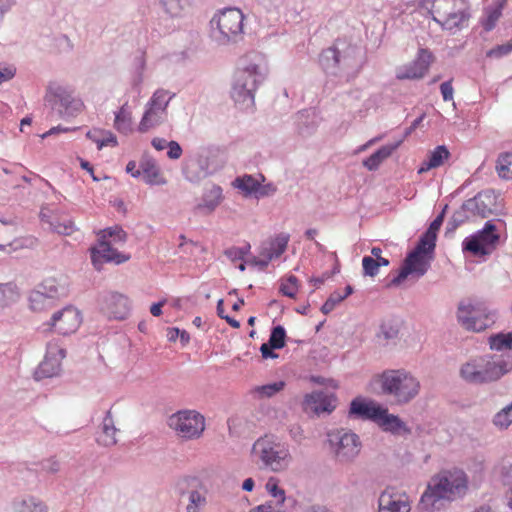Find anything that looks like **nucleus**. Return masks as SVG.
Returning <instances> with one entry per match:
<instances>
[{"mask_svg":"<svg viewBox=\"0 0 512 512\" xmlns=\"http://www.w3.org/2000/svg\"><path fill=\"white\" fill-rule=\"evenodd\" d=\"M512 372L510 354H477L469 356L459 366L460 379L469 385L495 383Z\"/></svg>","mask_w":512,"mask_h":512,"instance_id":"f257e3e1","label":"nucleus"},{"mask_svg":"<svg viewBox=\"0 0 512 512\" xmlns=\"http://www.w3.org/2000/svg\"><path fill=\"white\" fill-rule=\"evenodd\" d=\"M266 74L267 65L261 54H248L241 60L231 88V97L240 109H253L255 92L263 83Z\"/></svg>","mask_w":512,"mask_h":512,"instance_id":"f03ea898","label":"nucleus"},{"mask_svg":"<svg viewBox=\"0 0 512 512\" xmlns=\"http://www.w3.org/2000/svg\"><path fill=\"white\" fill-rule=\"evenodd\" d=\"M468 490L467 475L460 469L445 470L429 481L421 496L419 509L422 512H435L442 508L444 501L462 498Z\"/></svg>","mask_w":512,"mask_h":512,"instance_id":"7ed1b4c3","label":"nucleus"},{"mask_svg":"<svg viewBox=\"0 0 512 512\" xmlns=\"http://www.w3.org/2000/svg\"><path fill=\"white\" fill-rule=\"evenodd\" d=\"M362 60L360 49L343 41H336L332 47L323 50L319 57V63L326 75L347 82L359 74Z\"/></svg>","mask_w":512,"mask_h":512,"instance_id":"20e7f679","label":"nucleus"},{"mask_svg":"<svg viewBox=\"0 0 512 512\" xmlns=\"http://www.w3.org/2000/svg\"><path fill=\"white\" fill-rule=\"evenodd\" d=\"M381 393L391 397L396 404L404 405L415 399L421 388L420 381L405 369H389L374 378Z\"/></svg>","mask_w":512,"mask_h":512,"instance_id":"39448f33","label":"nucleus"},{"mask_svg":"<svg viewBox=\"0 0 512 512\" xmlns=\"http://www.w3.org/2000/svg\"><path fill=\"white\" fill-rule=\"evenodd\" d=\"M251 456L256 464L273 472L286 470L292 462L288 445L273 435L258 438L252 446Z\"/></svg>","mask_w":512,"mask_h":512,"instance_id":"423d86ee","label":"nucleus"},{"mask_svg":"<svg viewBox=\"0 0 512 512\" xmlns=\"http://www.w3.org/2000/svg\"><path fill=\"white\" fill-rule=\"evenodd\" d=\"M244 14L238 8L219 10L210 20V35L220 45L235 43L242 38Z\"/></svg>","mask_w":512,"mask_h":512,"instance_id":"0eeeda50","label":"nucleus"},{"mask_svg":"<svg viewBox=\"0 0 512 512\" xmlns=\"http://www.w3.org/2000/svg\"><path fill=\"white\" fill-rule=\"evenodd\" d=\"M44 100L53 111L64 119L76 117L85 107L83 100L76 94L74 88L57 82L48 84Z\"/></svg>","mask_w":512,"mask_h":512,"instance_id":"6e6552de","label":"nucleus"},{"mask_svg":"<svg viewBox=\"0 0 512 512\" xmlns=\"http://www.w3.org/2000/svg\"><path fill=\"white\" fill-rule=\"evenodd\" d=\"M431 14L445 30L463 28L469 18V4L467 0H430Z\"/></svg>","mask_w":512,"mask_h":512,"instance_id":"1a4fd4ad","label":"nucleus"},{"mask_svg":"<svg viewBox=\"0 0 512 512\" xmlns=\"http://www.w3.org/2000/svg\"><path fill=\"white\" fill-rule=\"evenodd\" d=\"M328 449L336 462L352 463L360 454L362 442L360 437L347 428H335L327 432Z\"/></svg>","mask_w":512,"mask_h":512,"instance_id":"9d476101","label":"nucleus"},{"mask_svg":"<svg viewBox=\"0 0 512 512\" xmlns=\"http://www.w3.org/2000/svg\"><path fill=\"white\" fill-rule=\"evenodd\" d=\"M224 165L223 153L217 149H207L201 151L195 159L190 160L184 167L183 173L189 182L199 183L220 171Z\"/></svg>","mask_w":512,"mask_h":512,"instance_id":"9b49d317","label":"nucleus"},{"mask_svg":"<svg viewBox=\"0 0 512 512\" xmlns=\"http://www.w3.org/2000/svg\"><path fill=\"white\" fill-rule=\"evenodd\" d=\"M457 320L463 328L473 332H481L493 325L497 319L494 311L479 303L461 301L457 308Z\"/></svg>","mask_w":512,"mask_h":512,"instance_id":"f8f14e48","label":"nucleus"},{"mask_svg":"<svg viewBox=\"0 0 512 512\" xmlns=\"http://www.w3.org/2000/svg\"><path fill=\"white\" fill-rule=\"evenodd\" d=\"M168 426L182 439H198L205 430V418L195 410H180L169 417Z\"/></svg>","mask_w":512,"mask_h":512,"instance_id":"ddd939ff","label":"nucleus"},{"mask_svg":"<svg viewBox=\"0 0 512 512\" xmlns=\"http://www.w3.org/2000/svg\"><path fill=\"white\" fill-rule=\"evenodd\" d=\"M174 97V94H170L165 89L156 90L148 103L143 117L139 123L138 130L140 132H146L150 128L160 125L167 118V108Z\"/></svg>","mask_w":512,"mask_h":512,"instance_id":"4468645a","label":"nucleus"},{"mask_svg":"<svg viewBox=\"0 0 512 512\" xmlns=\"http://www.w3.org/2000/svg\"><path fill=\"white\" fill-rule=\"evenodd\" d=\"M498 240L499 235L496 233V226L491 221H487L483 229L464 239L462 243L463 251H468L475 256L487 255L495 247Z\"/></svg>","mask_w":512,"mask_h":512,"instance_id":"2eb2a0df","label":"nucleus"},{"mask_svg":"<svg viewBox=\"0 0 512 512\" xmlns=\"http://www.w3.org/2000/svg\"><path fill=\"white\" fill-rule=\"evenodd\" d=\"M66 351L57 342L51 341L47 344L44 360L39 364L35 378L37 380L57 376L61 371V362Z\"/></svg>","mask_w":512,"mask_h":512,"instance_id":"dca6fc26","label":"nucleus"},{"mask_svg":"<svg viewBox=\"0 0 512 512\" xmlns=\"http://www.w3.org/2000/svg\"><path fill=\"white\" fill-rule=\"evenodd\" d=\"M91 261L95 269L101 270L103 263L122 264L130 259V255L113 248L110 240L98 239V243L90 248Z\"/></svg>","mask_w":512,"mask_h":512,"instance_id":"f3484780","label":"nucleus"},{"mask_svg":"<svg viewBox=\"0 0 512 512\" xmlns=\"http://www.w3.org/2000/svg\"><path fill=\"white\" fill-rule=\"evenodd\" d=\"M82 321L79 310L75 307L67 306L60 311L55 312L48 326L61 335H69L77 331Z\"/></svg>","mask_w":512,"mask_h":512,"instance_id":"a211bd4d","label":"nucleus"},{"mask_svg":"<svg viewBox=\"0 0 512 512\" xmlns=\"http://www.w3.org/2000/svg\"><path fill=\"white\" fill-rule=\"evenodd\" d=\"M430 267V261L425 255L418 252H410L398 274L391 280L390 286L400 285L409 275L420 278L426 274Z\"/></svg>","mask_w":512,"mask_h":512,"instance_id":"6ab92c4d","label":"nucleus"},{"mask_svg":"<svg viewBox=\"0 0 512 512\" xmlns=\"http://www.w3.org/2000/svg\"><path fill=\"white\" fill-rule=\"evenodd\" d=\"M432 60L433 55L430 51L419 49L417 57L412 62L397 68L396 78L399 80L420 79L428 71Z\"/></svg>","mask_w":512,"mask_h":512,"instance_id":"aec40b11","label":"nucleus"},{"mask_svg":"<svg viewBox=\"0 0 512 512\" xmlns=\"http://www.w3.org/2000/svg\"><path fill=\"white\" fill-rule=\"evenodd\" d=\"M465 208L474 216L487 218L497 211V196L492 190L481 191L465 201Z\"/></svg>","mask_w":512,"mask_h":512,"instance_id":"412c9836","label":"nucleus"},{"mask_svg":"<svg viewBox=\"0 0 512 512\" xmlns=\"http://www.w3.org/2000/svg\"><path fill=\"white\" fill-rule=\"evenodd\" d=\"M337 404V398L334 394L323 391H314L307 394L303 401L305 410H310L315 414L331 413Z\"/></svg>","mask_w":512,"mask_h":512,"instance_id":"4be33fe9","label":"nucleus"},{"mask_svg":"<svg viewBox=\"0 0 512 512\" xmlns=\"http://www.w3.org/2000/svg\"><path fill=\"white\" fill-rule=\"evenodd\" d=\"M102 310L114 319H125L129 313L128 298L116 292H108L102 296Z\"/></svg>","mask_w":512,"mask_h":512,"instance_id":"5701e85b","label":"nucleus"},{"mask_svg":"<svg viewBox=\"0 0 512 512\" xmlns=\"http://www.w3.org/2000/svg\"><path fill=\"white\" fill-rule=\"evenodd\" d=\"M223 200L224 195L221 186L213 183L208 184L203 189L201 198L195 206V210L205 215L212 214Z\"/></svg>","mask_w":512,"mask_h":512,"instance_id":"b1692460","label":"nucleus"},{"mask_svg":"<svg viewBox=\"0 0 512 512\" xmlns=\"http://www.w3.org/2000/svg\"><path fill=\"white\" fill-rule=\"evenodd\" d=\"M382 407V405L375 401L357 397L350 403L349 415L354 418L370 420L375 423L382 412Z\"/></svg>","mask_w":512,"mask_h":512,"instance_id":"393cba45","label":"nucleus"},{"mask_svg":"<svg viewBox=\"0 0 512 512\" xmlns=\"http://www.w3.org/2000/svg\"><path fill=\"white\" fill-rule=\"evenodd\" d=\"M410 504L401 496L383 491L378 499V512H409Z\"/></svg>","mask_w":512,"mask_h":512,"instance_id":"a878e982","label":"nucleus"},{"mask_svg":"<svg viewBox=\"0 0 512 512\" xmlns=\"http://www.w3.org/2000/svg\"><path fill=\"white\" fill-rule=\"evenodd\" d=\"M40 219L47 223L51 230L64 236H69L77 230V227L71 219L61 221L58 214L52 215L48 208H42Z\"/></svg>","mask_w":512,"mask_h":512,"instance_id":"bb28decb","label":"nucleus"},{"mask_svg":"<svg viewBox=\"0 0 512 512\" xmlns=\"http://www.w3.org/2000/svg\"><path fill=\"white\" fill-rule=\"evenodd\" d=\"M380 416L376 419L375 423L386 432L393 434H401L402 432H408L406 424L396 415L390 414L388 409L382 407Z\"/></svg>","mask_w":512,"mask_h":512,"instance_id":"cd10ccee","label":"nucleus"},{"mask_svg":"<svg viewBox=\"0 0 512 512\" xmlns=\"http://www.w3.org/2000/svg\"><path fill=\"white\" fill-rule=\"evenodd\" d=\"M487 344L492 351L490 354H510L512 356V332L491 334Z\"/></svg>","mask_w":512,"mask_h":512,"instance_id":"c85d7f7f","label":"nucleus"},{"mask_svg":"<svg viewBox=\"0 0 512 512\" xmlns=\"http://www.w3.org/2000/svg\"><path fill=\"white\" fill-rule=\"evenodd\" d=\"M12 512H48L44 501L35 496L16 498L12 502Z\"/></svg>","mask_w":512,"mask_h":512,"instance_id":"c756f323","label":"nucleus"},{"mask_svg":"<svg viewBox=\"0 0 512 512\" xmlns=\"http://www.w3.org/2000/svg\"><path fill=\"white\" fill-rule=\"evenodd\" d=\"M36 287L46 293L48 296H51L55 302L65 297L68 293V287L66 283L53 277L44 279Z\"/></svg>","mask_w":512,"mask_h":512,"instance_id":"7c9ffc66","label":"nucleus"},{"mask_svg":"<svg viewBox=\"0 0 512 512\" xmlns=\"http://www.w3.org/2000/svg\"><path fill=\"white\" fill-rule=\"evenodd\" d=\"M399 334L398 324L392 320L384 321L376 335L378 345L386 347L396 343Z\"/></svg>","mask_w":512,"mask_h":512,"instance_id":"2f4dec72","label":"nucleus"},{"mask_svg":"<svg viewBox=\"0 0 512 512\" xmlns=\"http://www.w3.org/2000/svg\"><path fill=\"white\" fill-rule=\"evenodd\" d=\"M118 431L111 412L107 411L102 421V434L98 438V443L105 447L114 446L117 443L116 433Z\"/></svg>","mask_w":512,"mask_h":512,"instance_id":"473e14b6","label":"nucleus"},{"mask_svg":"<svg viewBox=\"0 0 512 512\" xmlns=\"http://www.w3.org/2000/svg\"><path fill=\"white\" fill-rule=\"evenodd\" d=\"M141 176L149 185H162L165 180L160 176V170L153 159H144L140 163Z\"/></svg>","mask_w":512,"mask_h":512,"instance_id":"72a5a7b5","label":"nucleus"},{"mask_svg":"<svg viewBox=\"0 0 512 512\" xmlns=\"http://www.w3.org/2000/svg\"><path fill=\"white\" fill-rule=\"evenodd\" d=\"M132 111L127 102L115 112L114 127L122 134H129L133 129Z\"/></svg>","mask_w":512,"mask_h":512,"instance_id":"f704fd0d","label":"nucleus"},{"mask_svg":"<svg viewBox=\"0 0 512 512\" xmlns=\"http://www.w3.org/2000/svg\"><path fill=\"white\" fill-rule=\"evenodd\" d=\"M160 3L168 16L178 18L189 12L193 0H160Z\"/></svg>","mask_w":512,"mask_h":512,"instance_id":"c9c22d12","label":"nucleus"},{"mask_svg":"<svg viewBox=\"0 0 512 512\" xmlns=\"http://www.w3.org/2000/svg\"><path fill=\"white\" fill-rule=\"evenodd\" d=\"M289 239L288 234L281 233L271 240L267 246H263L261 252L268 255V260L279 258L286 250Z\"/></svg>","mask_w":512,"mask_h":512,"instance_id":"e433bc0d","label":"nucleus"},{"mask_svg":"<svg viewBox=\"0 0 512 512\" xmlns=\"http://www.w3.org/2000/svg\"><path fill=\"white\" fill-rule=\"evenodd\" d=\"M259 176L245 174L238 176L232 182V186L243 193L244 196H255L259 188Z\"/></svg>","mask_w":512,"mask_h":512,"instance_id":"4c0bfd02","label":"nucleus"},{"mask_svg":"<svg viewBox=\"0 0 512 512\" xmlns=\"http://www.w3.org/2000/svg\"><path fill=\"white\" fill-rule=\"evenodd\" d=\"M450 153L446 146H437L429 155L428 159L423 162L422 166L418 169V173L422 174L430 169L441 166L446 159H448Z\"/></svg>","mask_w":512,"mask_h":512,"instance_id":"58836bf2","label":"nucleus"},{"mask_svg":"<svg viewBox=\"0 0 512 512\" xmlns=\"http://www.w3.org/2000/svg\"><path fill=\"white\" fill-rule=\"evenodd\" d=\"M56 302L51 296L38 289L37 287L31 291L29 295V305L33 311L41 312L54 307Z\"/></svg>","mask_w":512,"mask_h":512,"instance_id":"ea45409f","label":"nucleus"},{"mask_svg":"<svg viewBox=\"0 0 512 512\" xmlns=\"http://www.w3.org/2000/svg\"><path fill=\"white\" fill-rule=\"evenodd\" d=\"M399 144L385 145L374 152L370 157L363 161V166L369 171L378 169L380 164L387 159L393 151L398 147Z\"/></svg>","mask_w":512,"mask_h":512,"instance_id":"a19ab883","label":"nucleus"},{"mask_svg":"<svg viewBox=\"0 0 512 512\" xmlns=\"http://www.w3.org/2000/svg\"><path fill=\"white\" fill-rule=\"evenodd\" d=\"M20 297L18 287L12 282L0 283V311L16 303Z\"/></svg>","mask_w":512,"mask_h":512,"instance_id":"79ce46f5","label":"nucleus"},{"mask_svg":"<svg viewBox=\"0 0 512 512\" xmlns=\"http://www.w3.org/2000/svg\"><path fill=\"white\" fill-rule=\"evenodd\" d=\"M181 497L187 498L186 512H202L207 503L205 493L195 489L182 493Z\"/></svg>","mask_w":512,"mask_h":512,"instance_id":"37998d69","label":"nucleus"},{"mask_svg":"<svg viewBox=\"0 0 512 512\" xmlns=\"http://www.w3.org/2000/svg\"><path fill=\"white\" fill-rule=\"evenodd\" d=\"M285 387L284 381H277L261 386H255L251 389L250 394L255 399L271 398Z\"/></svg>","mask_w":512,"mask_h":512,"instance_id":"c03bdc74","label":"nucleus"},{"mask_svg":"<svg viewBox=\"0 0 512 512\" xmlns=\"http://www.w3.org/2000/svg\"><path fill=\"white\" fill-rule=\"evenodd\" d=\"M297 126L299 133L302 135H309L311 134L316 126V117L314 111L311 110H305L301 111L297 114Z\"/></svg>","mask_w":512,"mask_h":512,"instance_id":"a18cd8bd","label":"nucleus"},{"mask_svg":"<svg viewBox=\"0 0 512 512\" xmlns=\"http://www.w3.org/2000/svg\"><path fill=\"white\" fill-rule=\"evenodd\" d=\"M266 490L271 495L272 499L267 502L275 505L279 508H286V493L284 489L278 486L277 482L273 479H269L266 483Z\"/></svg>","mask_w":512,"mask_h":512,"instance_id":"49530a36","label":"nucleus"},{"mask_svg":"<svg viewBox=\"0 0 512 512\" xmlns=\"http://www.w3.org/2000/svg\"><path fill=\"white\" fill-rule=\"evenodd\" d=\"M492 422L500 430L507 429L512 424V402L498 411L494 415Z\"/></svg>","mask_w":512,"mask_h":512,"instance_id":"de8ad7c7","label":"nucleus"},{"mask_svg":"<svg viewBox=\"0 0 512 512\" xmlns=\"http://www.w3.org/2000/svg\"><path fill=\"white\" fill-rule=\"evenodd\" d=\"M98 235L99 239L110 240L112 244L124 243L127 239L125 231L120 226L103 229Z\"/></svg>","mask_w":512,"mask_h":512,"instance_id":"09e8293b","label":"nucleus"},{"mask_svg":"<svg viewBox=\"0 0 512 512\" xmlns=\"http://www.w3.org/2000/svg\"><path fill=\"white\" fill-rule=\"evenodd\" d=\"M497 170L501 178L512 180V151L503 153L497 161Z\"/></svg>","mask_w":512,"mask_h":512,"instance_id":"8fccbe9b","label":"nucleus"},{"mask_svg":"<svg viewBox=\"0 0 512 512\" xmlns=\"http://www.w3.org/2000/svg\"><path fill=\"white\" fill-rule=\"evenodd\" d=\"M429 236L430 235L425 232L422 235V237L420 238L417 246L415 247V249L412 252H418V254L425 255V256L429 253H432L435 249L437 238H435V237L429 238Z\"/></svg>","mask_w":512,"mask_h":512,"instance_id":"3c124183","label":"nucleus"},{"mask_svg":"<svg viewBox=\"0 0 512 512\" xmlns=\"http://www.w3.org/2000/svg\"><path fill=\"white\" fill-rule=\"evenodd\" d=\"M475 217L472 215V213L469 212L468 209L465 208V202L462 204V206L454 212V214L451 217V220L448 223L449 229L454 230L459 225L464 223L466 220H469L470 218Z\"/></svg>","mask_w":512,"mask_h":512,"instance_id":"603ef678","label":"nucleus"},{"mask_svg":"<svg viewBox=\"0 0 512 512\" xmlns=\"http://www.w3.org/2000/svg\"><path fill=\"white\" fill-rule=\"evenodd\" d=\"M286 331L283 326L277 325L272 328L268 344L276 349H281L285 346Z\"/></svg>","mask_w":512,"mask_h":512,"instance_id":"864d4df0","label":"nucleus"},{"mask_svg":"<svg viewBox=\"0 0 512 512\" xmlns=\"http://www.w3.org/2000/svg\"><path fill=\"white\" fill-rule=\"evenodd\" d=\"M280 291L283 295L294 298L298 291V279L290 275L286 279L282 280L280 285Z\"/></svg>","mask_w":512,"mask_h":512,"instance_id":"5fc2aeb1","label":"nucleus"},{"mask_svg":"<svg viewBox=\"0 0 512 512\" xmlns=\"http://www.w3.org/2000/svg\"><path fill=\"white\" fill-rule=\"evenodd\" d=\"M36 243L34 238L16 239L7 245H0V250L10 253L12 250H18L20 248H32Z\"/></svg>","mask_w":512,"mask_h":512,"instance_id":"6e6d98bb","label":"nucleus"},{"mask_svg":"<svg viewBox=\"0 0 512 512\" xmlns=\"http://www.w3.org/2000/svg\"><path fill=\"white\" fill-rule=\"evenodd\" d=\"M346 299V295H342L341 292H333L326 302L322 305L321 311L323 314H329L339 303Z\"/></svg>","mask_w":512,"mask_h":512,"instance_id":"4d7b16f0","label":"nucleus"},{"mask_svg":"<svg viewBox=\"0 0 512 512\" xmlns=\"http://www.w3.org/2000/svg\"><path fill=\"white\" fill-rule=\"evenodd\" d=\"M501 16L500 8H490L486 11V17L482 25L486 31H491Z\"/></svg>","mask_w":512,"mask_h":512,"instance_id":"13d9d810","label":"nucleus"},{"mask_svg":"<svg viewBox=\"0 0 512 512\" xmlns=\"http://www.w3.org/2000/svg\"><path fill=\"white\" fill-rule=\"evenodd\" d=\"M363 274L374 277L379 273V264L374 257L364 256L362 259Z\"/></svg>","mask_w":512,"mask_h":512,"instance_id":"bf43d9fd","label":"nucleus"},{"mask_svg":"<svg viewBox=\"0 0 512 512\" xmlns=\"http://www.w3.org/2000/svg\"><path fill=\"white\" fill-rule=\"evenodd\" d=\"M510 53H512V40L508 41L505 44L497 45L496 47L490 49L487 52V56L490 58L499 59L509 55Z\"/></svg>","mask_w":512,"mask_h":512,"instance_id":"052dcab7","label":"nucleus"},{"mask_svg":"<svg viewBox=\"0 0 512 512\" xmlns=\"http://www.w3.org/2000/svg\"><path fill=\"white\" fill-rule=\"evenodd\" d=\"M259 178V188L257 190V193L255 194V197L263 198L275 194L277 190L275 185L272 183L262 184V182L265 181V177L262 174H259Z\"/></svg>","mask_w":512,"mask_h":512,"instance_id":"680f3d73","label":"nucleus"},{"mask_svg":"<svg viewBox=\"0 0 512 512\" xmlns=\"http://www.w3.org/2000/svg\"><path fill=\"white\" fill-rule=\"evenodd\" d=\"M16 74V67L13 64H0V84L8 82Z\"/></svg>","mask_w":512,"mask_h":512,"instance_id":"e2e57ef3","label":"nucleus"},{"mask_svg":"<svg viewBox=\"0 0 512 512\" xmlns=\"http://www.w3.org/2000/svg\"><path fill=\"white\" fill-rule=\"evenodd\" d=\"M446 208L447 205L444 207L443 211L431 222L429 228L427 229L426 233L430 235L429 238H437V232L443 223Z\"/></svg>","mask_w":512,"mask_h":512,"instance_id":"0e129e2a","label":"nucleus"},{"mask_svg":"<svg viewBox=\"0 0 512 512\" xmlns=\"http://www.w3.org/2000/svg\"><path fill=\"white\" fill-rule=\"evenodd\" d=\"M249 512H289L287 508H279L277 504L273 505L269 502L257 505L249 510Z\"/></svg>","mask_w":512,"mask_h":512,"instance_id":"69168bd1","label":"nucleus"},{"mask_svg":"<svg viewBox=\"0 0 512 512\" xmlns=\"http://www.w3.org/2000/svg\"><path fill=\"white\" fill-rule=\"evenodd\" d=\"M288 433L296 443H301L305 438L304 430L299 424H291L288 428Z\"/></svg>","mask_w":512,"mask_h":512,"instance_id":"338daca9","label":"nucleus"},{"mask_svg":"<svg viewBox=\"0 0 512 512\" xmlns=\"http://www.w3.org/2000/svg\"><path fill=\"white\" fill-rule=\"evenodd\" d=\"M246 253H247V248H240V247H231V248L226 249L224 252V254L227 256V258L233 262L243 259Z\"/></svg>","mask_w":512,"mask_h":512,"instance_id":"774afa93","label":"nucleus"}]
</instances>
